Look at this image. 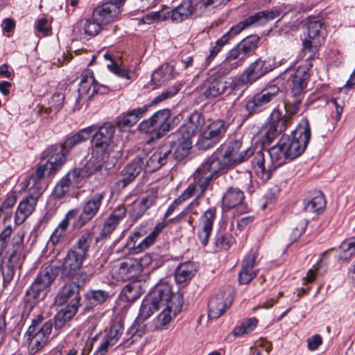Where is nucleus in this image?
<instances>
[{"label": "nucleus", "mask_w": 355, "mask_h": 355, "mask_svg": "<svg viewBox=\"0 0 355 355\" xmlns=\"http://www.w3.org/2000/svg\"><path fill=\"white\" fill-rule=\"evenodd\" d=\"M307 37L303 42L304 52H309L308 59L318 51L324 40L325 31L320 20L316 17H309L306 24Z\"/></svg>", "instance_id": "10"}, {"label": "nucleus", "mask_w": 355, "mask_h": 355, "mask_svg": "<svg viewBox=\"0 0 355 355\" xmlns=\"http://www.w3.org/2000/svg\"><path fill=\"white\" fill-rule=\"evenodd\" d=\"M339 259L348 260L355 254V238L343 241L337 250Z\"/></svg>", "instance_id": "48"}, {"label": "nucleus", "mask_w": 355, "mask_h": 355, "mask_svg": "<svg viewBox=\"0 0 355 355\" xmlns=\"http://www.w3.org/2000/svg\"><path fill=\"white\" fill-rule=\"evenodd\" d=\"M64 96L62 94L55 93L52 95L49 102V109L55 112H58L64 104Z\"/></svg>", "instance_id": "64"}, {"label": "nucleus", "mask_w": 355, "mask_h": 355, "mask_svg": "<svg viewBox=\"0 0 355 355\" xmlns=\"http://www.w3.org/2000/svg\"><path fill=\"white\" fill-rule=\"evenodd\" d=\"M258 320L256 318H250L243 321L241 325L236 327L232 334L235 337H239L243 334H249L255 329Z\"/></svg>", "instance_id": "49"}, {"label": "nucleus", "mask_w": 355, "mask_h": 355, "mask_svg": "<svg viewBox=\"0 0 355 355\" xmlns=\"http://www.w3.org/2000/svg\"><path fill=\"white\" fill-rule=\"evenodd\" d=\"M173 157L170 146L159 147L150 155L141 157L144 161V170L147 173L153 172L165 165Z\"/></svg>", "instance_id": "19"}, {"label": "nucleus", "mask_w": 355, "mask_h": 355, "mask_svg": "<svg viewBox=\"0 0 355 355\" xmlns=\"http://www.w3.org/2000/svg\"><path fill=\"white\" fill-rule=\"evenodd\" d=\"M312 64L306 60L304 64L298 67L291 77L290 95L304 96L308 82L310 79V69Z\"/></svg>", "instance_id": "21"}, {"label": "nucleus", "mask_w": 355, "mask_h": 355, "mask_svg": "<svg viewBox=\"0 0 355 355\" xmlns=\"http://www.w3.org/2000/svg\"><path fill=\"white\" fill-rule=\"evenodd\" d=\"M182 305V295L172 291L171 297L163 306L162 311L155 319V328L157 330L164 329L173 318H175L181 311Z\"/></svg>", "instance_id": "15"}, {"label": "nucleus", "mask_w": 355, "mask_h": 355, "mask_svg": "<svg viewBox=\"0 0 355 355\" xmlns=\"http://www.w3.org/2000/svg\"><path fill=\"white\" fill-rule=\"evenodd\" d=\"M311 137V128L306 119H302L297 128L292 132L291 136L283 135L281 137L289 160L299 157L304 153Z\"/></svg>", "instance_id": "5"}, {"label": "nucleus", "mask_w": 355, "mask_h": 355, "mask_svg": "<svg viewBox=\"0 0 355 355\" xmlns=\"http://www.w3.org/2000/svg\"><path fill=\"white\" fill-rule=\"evenodd\" d=\"M147 111V107L144 106L137 109H134L124 114L118 122L120 128L131 127L135 125L138 120L141 118Z\"/></svg>", "instance_id": "41"}, {"label": "nucleus", "mask_w": 355, "mask_h": 355, "mask_svg": "<svg viewBox=\"0 0 355 355\" xmlns=\"http://www.w3.org/2000/svg\"><path fill=\"white\" fill-rule=\"evenodd\" d=\"M65 176L68 178L73 184L78 183L80 179H84L89 177L84 167L76 168L69 171Z\"/></svg>", "instance_id": "63"}, {"label": "nucleus", "mask_w": 355, "mask_h": 355, "mask_svg": "<svg viewBox=\"0 0 355 355\" xmlns=\"http://www.w3.org/2000/svg\"><path fill=\"white\" fill-rule=\"evenodd\" d=\"M227 87V83L223 78L211 76L203 83L201 90L206 98H211L223 94Z\"/></svg>", "instance_id": "28"}, {"label": "nucleus", "mask_w": 355, "mask_h": 355, "mask_svg": "<svg viewBox=\"0 0 355 355\" xmlns=\"http://www.w3.org/2000/svg\"><path fill=\"white\" fill-rule=\"evenodd\" d=\"M214 178L211 176H207L203 175L194 173V182L190 184L182 193L174 200L175 204H182L189 198L196 196L200 197L204 195L208 189L211 181Z\"/></svg>", "instance_id": "18"}, {"label": "nucleus", "mask_w": 355, "mask_h": 355, "mask_svg": "<svg viewBox=\"0 0 355 355\" xmlns=\"http://www.w3.org/2000/svg\"><path fill=\"white\" fill-rule=\"evenodd\" d=\"M288 119L286 114L283 116L279 110L275 109L270 114L268 123L286 129Z\"/></svg>", "instance_id": "55"}, {"label": "nucleus", "mask_w": 355, "mask_h": 355, "mask_svg": "<svg viewBox=\"0 0 355 355\" xmlns=\"http://www.w3.org/2000/svg\"><path fill=\"white\" fill-rule=\"evenodd\" d=\"M103 87L94 80L93 72L86 70L81 74L80 83L78 88V94L80 96H87L89 98L94 96L95 93L103 92L101 88Z\"/></svg>", "instance_id": "31"}, {"label": "nucleus", "mask_w": 355, "mask_h": 355, "mask_svg": "<svg viewBox=\"0 0 355 355\" xmlns=\"http://www.w3.org/2000/svg\"><path fill=\"white\" fill-rule=\"evenodd\" d=\"M43 320L44 317L42 314H39L33 318L26 332V336H33L46 345L52 331L53 324L51 320L45 322H43Z\"/></svg>", "instance_id": "20"}, {"label": "nucleus", "mask_w": 355, "mask_h": 355, "mask_svg": "<svg viewBox=\"0 0 355 355\" xmlns=\"http://www.w3.org/2000/svg\"><path fill=\"white\" fill-rule=\"evenodd\" d=\"M304 96L291 95L284 103L286 115L289 119L297 114L300 109V105Z\"/></svg>", "instance_id": "47"}, {"label": "nucleus", "mask_w": 355, "mask_h": 355, "mask_svg": "<svg viewBox=\"0 0 355 355\" xmlns=\"http://www.w3.org/2000/svg\"><path fill=\"white\" fill-rule=\"evenodd\" d=\"M166 9H163L157 12H152L144 17V21L146 24H152L155 22L163 21L166 19Z\"/></svg>", "instance_id": "60"}, {"label": "nucleus", "mask_w": 355, "mask_h": 355, "mask_svg": "<svg viewBox=\"0 0 355 355\" xmlns=\"http://www.w3.org/2000/svg\"><path fill=\"white\" fill-rule=\"evenodd\" d=\"M73 183L68 178L64 176L60 181L55 185L54 188V194L57 198H62L67 192L69 191L71 184Z\"/></svg>", "instance_id": "56"}, {"label": "nucleus", "mask_w": 355, "mask_h": 355, "mask_svg": "<svg viewBox=\"0 0 355 355\" xmlns=\"http://www.w3.org/2000/svg\"><path fill=\"white\" fill-rule=\"evenodd\" d=\"M79 286L75 284H68L64 286L56 297V302L62 304L68 302L69 309L78 310L80 306Z\"/></svg>", "instance_id": "26"}, {"label": "nucleus", "mask_w": 355, "mask_h": 355, "mask_svg": "<svg viewBox=\"0 0 355 355\" xmlns=\"http://www.w3.org/2000/svg\"><path fill=\"white\" fill-rule=\"evenodd\" d=\"M144 161L140 155H138L130 163L128 164L120 172L117 178V184L125 187L144 169Z\"/></svg>", "instance_id": "25"}, {"label": "nucleus", "mask_w": 355, "mask_h": 355, "mask_svg": "<svg viewBox=\"0 0 355 355\" xmlns=\"http://www.w3.org/2000/svg\"><path fill=\"white\" fill-rule=\"evenodd\" d=\"M174 66L171 64L162 65L158 69L155 71L151 76V80L156 85H161L173 78Z\"/></svg>", "instance_id": "43"}, {"label": "nucleus", "mask_w": 355, "mask_h": 355, "mask_svg": "<svg viewBox=\"0 0 355 355\" xmlns=\"http://www.w3.org/2000/svg\"><path fill=\"white\" fill-rule=\"evenodd\" d=\"M254 150L251 147L243 148L241 139L230 141L223 149L221 159L227 169L234 167L254 155Z\"/></svg>", "instance_id": "7"}, {"label": "nucleus", "mask_w": 355, "mask_h": 355, "mask_svg": "<svg viewBox=\"0 0 355 355\" xmlns=\"http://www.w3.org/2000/svg\"><path fill=\"white\" fill-rule=\"evenodd\" d=\"M115 132V127L110 123H105L101 126L93 135L92 140V149L96 153L101 152L108 154L110 152L120 150L112 143V137Z\"/></svg>", "instance_id": "14"}, {"label": "nucleus", "mask_w": 355, "mask_h": 355, "mask_svg": "<svg viewBox=\"0 0 355 355\" xmlns=\"http://www.w3.org/2000/svg\"><path fill=\"white\" fill-rule=\"evenodd\" d=\"M229 123L218 119L211 123L199 135L197 146L200 149L207 150L215 146L224 137Z\"/></svg>", "instance_id": "9"}, {"label": "nucleus", "mask_w": 355, "mask_h": 355, "mask_svg": "<svg viewBox=\"0 0 355 355\" xmlns=\"http://www.w3.org/2000/svg\"><path fill=\"white\" fill-rule=\"evenodd\" d=\"M205 125V118L201 113L193 112L192 113L187 123L182 125L176 131L177 135L188 136L192 139L196 133L202 129Z\"/></svg>", "instance_id": "32"}, {"label": "nucleus", "mask_w": 355, "mask_h": 355, "mask_svg": "<svg viewBox=\"0 0 355 355\" xmlns=\"http://www.w3.org/2000/svg\"><path fill=\"white\" fill-rule=\"evenodd\" d=\"M40 196V190L35 192L29 191L28 195L19 202L14 218L16 225L22 224L32 214Z\"/></svg>", "instance_id": "22"}, {"label": "nucleus", "mask_w": 355, "mask_h": 355, "mask_svg": "<svg viewBox=\"0 0 355 355\" xmlns=\"http://www.w3.org/2000/svg\"><path fill=\"white\" fill-rule=\"evenodd\" d=\"M95 151L92 149L91 157L84 165L89 177L101 171L103 168L108 170L114 167L121 155L120 150L110 152L108 154L101 152L96 153Z\"/></svg>", "instance_id": "12"}, {"label": "nucleus", "mask_w": 355, "mask_h": 355, "mask_svg": "<svg viewBox=\"0 0 355 355\" xmlns=\"http://www.w3.org/2000/svg\"><path fill=\"white\" fill-rule=\"evenodd\" d=\"M325 205L324 195L318 191L312 198L304 202V210L308 214H319L324 209Z\"/></svg>", "instance_id": "42"}, {"label": "nucleus", "mask_w": 355, "mask_h": 355, "mask_svg": "<svg viewBox=\"0 0 355 355\" xmlns=\"http://www.w3.org/2000/svg\"><path fill=\"white\" fill-rule=\"evenodd\" d=\"M120 12L121 10L116 5L107 2L97 7L93 15L102 24H106L114 21Z\"/></svg>", "instance_id": "35"}, {"label": "nucleus", "mask_w": 355, "mask_h": 355, "mask_svg": "<svg viewBox=\"0 0 355 355\" xmlns=\"http://www.w3.org/2000/svg\"><path fill=\"white\" fill-rule=\"evenodd\" d=\"M173 143L175 146L173 156L175 159L180 161L186 157L190 151L192 146V139L184 135H177V132L173 134Z\"/></svg>", "instance_id": "37"}, {"label": "nucleus", "mask_w": 355, "mask_h": 355, "mask_svg": "<svg viewBox=\"0 0 355 355\" xmlns=\"http://www.w3.org/2000/svg\"><path fill=\"white\" fill-rule=\"evenodd\" d=\"M24 232L21 230L14 235L12 239V245L15 248L14 252L10 257V262L14 259H17L21 255L24 243Z\"/></svg>", "instance_id": "53"}, {"label": "nucleus", "mask_w": 355, "mask_h": 355, "mask_svg": "<svg viewBox=\"0 0 355 355\" xmlns=\"http://www.w3.org/2000/svg\"><path fill=\"white\" fill-rule=\"evenodd\" d=\"M51 153L49 152L48 148L44 151L42 158L43 159H46V162L40 164L35 173L30 177L27 183L28 186L30 187L29 191L35 192L40 190V194L41 195L42 193L41 180L44 178L46 173L47 172L48 175H52L61 167L58 166L54 168L53 167V164H50L49 158L51 157Z\"/></svg>", "instance_id": "17"}, {"label": "nucleus", "mask_w": 355, "mask_h": 355, "mask_svg": "<svg viewBox=\"0 0 355 355\" xmlns=\"http://www.w3.org/2000/svg\"><path fill=\"white\" fill-rule=\"evenodd\" d=\"M96 130L93 126L83 128L76 134L69 135L60 146H52L48 149L51 153L50 164H53V168L62 166L65 162L66 156L70 150L76 146L89 139Z\"/></svg>", "instance_id": "6"}, {"label": "nucleus", "mask_w": 355, "mask_h": 355, "mask_svg": "<svg viewBox=\"0 0 355 355\" xmlns=\"http://www.w3.org/2000/svg\"><path fill=\"white\" fill-rule=\"evenodd\" d=\"M275 64L271 59L259 58L252 62L240 75L236 85L245 86L252 85L257 80L271 71Z\"/></svg>", "instance_id": "8"}, {"label": "nucleus", "mask_w": 355, "mask_h": 355, "mask_svg": "<svg viewBox=\"0 0 355 355\" xmlns=\"http://www.w3.org/2000/svg\"><path fill=\"white\" fill-rule=\"evenodd\" d=\"M110 297L108 292L103 290H91L85 295L87 306H95L104 303Z\"/></svg>", "instance_id": "45"}, {"label": "nucleus", "mask_w": 355, "mask_h": 355, "mask_svg": "<svg viewBox=\"0 0 355 355\" xmlns=\"http://www.w3.org/2000/svg\"><path fill=\"white\" fill-rule=\"evenodd\" d=\"M195 11L191 0H184L178 6L166 10V19H171L173 23H180L187 19Z\"/></svg>", "instance_id": "34"}, {"label": "nucleus", "mask_w": 355, "mask_h": 355, "mask_svg": "<svg viewBox=\"0 0 355 355\" xmlns=\"http://www.w3.org/2000/svg\"><path fill=\"white\" fill-rule=\"evenodd\" d=\"M76 309L60 310L54 317V327L55 330L62 329L65 323L71 320L72 316L76 313Z\"/></svg>", "instance_id": "50"}, {"label": "nucleus", "mask_w": 355, "mask_h": 355, "mask_svg": "<svg viewBox=\"0 0 355 355\" xmlns=\"http://www.w3.org/2000/svg\"><path fill=\"white\" fill-rule=\"evenodd\" d=\"M289 160L284 146L280 139L274 146L266 150L255 153L252 164L255 172L263 180L270 178L272 173Z\"/></svg>", "instance_id": "3"}, {"label": "nucleus", "mask_w": 355, "mask_h": 355, "mask_svg": "<svg viewBox=\"0 0 355 355\" xmlns=\"http://www.w3.org/2000/svg\"><path fill=\"white\" fill-rule=\"evenodd\" d=\"M171 112L168 109H164L157 111L152 116L153 121L157 128V131L168 132L171 130V124L168 122Z\"/></svg>", "instance_id": "44"}, {"label": "nucleus", "mask_w": 355, "mask_h": 355, "mask_svg": "<svg viewBox=\"0 0 355 355\" xmlns=\"http://www.w3.org/2000/svg\"><path fill=\"white\" fill-rule=\"evenodd\" d=\"M143 283L139 281H132L126 284L121 292V297L126 302H134L144 292Z\"/></svg>", "instance_id": "39"}, {"label": "nucleus", "mask_w": 355, "mask_h": 355, "mask_svg": "<svg viewBox=\"0 0 355 355\" xmlns=\"http://www.w3.org/2000/svg\"><path fill=\"white\" fill-rule=\"evenodd\" d=\"M81 24L85 33L88 35L95 36L102 30V24L93 14L91 17L83 19Z\"/></svg>", "instance_id": "46"}, {"label": "nucleus", "mask_w": 355, "mask_h": 355, "mask_svg": "<svg viewBox=\"0 0 355 355\" xmlns=\"http://www.w3.org/2000/svg\"><path fill=\"white\" fill-rule=\"evenodd\" d=\"M172 295V287L166 282H162L157 284L153 291L143 300L139 314L135 322L127 332L125 342L132 344L141 338L145 331V325L139 324L140 321L145 320L151 316L155 311L163 307L170 300Z\"/></svg>", "instance_id": "1"}, {"label": "nucleus", "mask_w": 355, "mask_h": 355, "mask_svg": "<svg viewBox=\"0 0 355 355\" xmlns=\"http://www.w3.org/2000/svg\"><path fill=\"white\" fill-rule=\"evenodd\" d=\"M232 302L230 293L220 292L209 302V317L216 319L222 315Z\"/></svg>", "instance_id": "27"}, {"label": "nucleus", "mask_w": 355, "mask_h": 355, "mask_svg": "<svg viewBox=\"0 0 355 355\" xmlns=\"http://www.w3.org/2000/svg\"><path fill=\"white\" fill-rule=\"evenodd\" d=\"M245 196L242 190L236 187H230L222 198L223 210H230L240 205L244 200Z\"/></svg>", "instance_id": "36"}, {"label": "nucleus", "mask_w": 355, "mask_h": 355, "mask_svg": "<svg viewBox=\"0 0 355 355\" xmlns=\"http://www.w3.org/2000/svg\"><path fill=\"white\" fill-rule=\"evenodd\" d=\"M60 267L54 264H50L42 269L37 277L31 284L26 294L30 297L37 300L40 293L46 290L57 277Z\"/></svg>", "instance_id": "13"}, {"label": "nucleus", "mask_w": 355, "mask_h": 355, "mask_svg": "<svg viewBox=\"0 0 355 355\" xmlns=\"http://www.w3.org/2000/svg\"><path fill=\"white\" fill-rule=\"evenodd\" d=\"M77 215L78 209H71L67 213L64 219L58 224L51 235L47 245L53 248L65 238L70 220L76 218Z\"/></svg>", "instance_id": "30"}, {"label": "nucleus", "mask_w": 355, "mask_h": 355, "mask_svg": "<svg viewBox=\"0 0 355 355\" xmlns=\"http://www.w3.org/2000/svg\"><path fill=\"white\" fill-rule=\"evenodd\" d=\"M123 331V326L120 322H116L112 324L109 332L105 338L110 342V345L113 346L116 344L121 338Z\"/></svg>", "instance_id": "54"}, {"label": "nucleus", "mask_w": 355, "mask_h": 355, "mask_svg": "<svg viewBox=\"0 0 355 355\" xmlns=\"http://www.w3.org/2000/svg\"><path fill=\"white\" fill-rule=\"evenodd\" d=\"M157 200L155 193L152 192L146 197L143 198L139 202H135L130 211V216L135 220L140 218L144 213L154 205Z\"/></svg>", "instance_id": "38"}, {"label": "nucleus", "mask_w": 355, "mask_h": 355, "mask_svg": "<svg viewBox=\"0 0 355 355\" xmlns=\"http://www.w3.org/2000/svg\"><path fill=\"white\" fill-rule=\"evenodd\" d=\"M105 196L103 191L96 193L84 202L81 212L73 218V226L75 229H80L97 215Z\"/></svg>", "instance_id": "11"}, {"label": "nucleus", "mask_w": 355, "mask_h": 355, "mask_svg": "<svg viewBox=\"0 0 355 355\" xmlns=\"http://www.w3.org/2000/svg\"><path fill=\"white\" fill-rule=\"evenodd\" d=\"M286 13L284 5L275 7L270 10H263L248 17L232 26L230 30L218 39L215 45L211 48L209 55L207 58V61L212 60L220 51L222 48L227 44L230 39L240 33L243 30L251 26H262L269 21L273 20L279 16Z\"/></svg>", "instance_id": "2"}, {"label": "nucleus", "mask_w": 355, "mask_h": 355, "mask_svg": "<svg viewBox=\"0 0 355 355\" xmlns=\"http://www.w3.org/2000/svg\"><path fill=\"white\" fill-rule=\"evenodd\" d=\"M156 239L157 238L150 233L141 241L138 243L137 245H132L130 248L133 249L136 253L140 252L152 245L155 243Z\"/></svg>", "instance_id": "61"}, {"label": "nucleus", "mask_w": 355, "mask_h": 355, "mask_svg": "<svg viewBox=\"0 0 355 355\" xmlns=\"http://www.w3.org/2000/svg\"><path fill=\"white\" fill-rule=\"evenodd\" d=\"M257 257V251L251 250L243 259L241 270L239 274L240 284H247L256 277L257 272L254 270V267L256 265Z\"/></svg>", "instance_id": "33"}, {"label": "nucleus", "mask_w": 355, "mask_h": 355, "mask_svg": "<svg viewBox=\"0 0 355 355\" xmlns=\"http://www.w3.org/2000/svg\"><path fill=\"white\" fill-rule=\"evenodd\" d=\"M16 260L17 259H14L11 262L9 260L8 263L1 266L3 282L4 286H6L8 284H9L13 279L15 275L14 263Z\"/></svg>", "instance_id": "57"}, {"label": "nucleus", "mask_w": 355, "mask_h": 355, "mask_svg": "<svg viewBox=\"0 0 355 355\" xmlns=\"http://www.w3.org/2000/svg\"><path fill=\"white\" fill-rule=\"evenodd\" d=\"M196 266L193 262L187 261L178 266L175 270V279L178 284L191 279L196 272Z\"/></svg>", "instance_id": "40"}, {"label": "nucleus", "mask_w": 355, "mask_h": 355, "mask_svg": "<svg viewBox=\"0 0 355 355\" xmlns=\"http://www.w3.org/2000/svg\"><path fill=\"white\" fill-rule=\"evenodd\" d=\"M139 267L138 259H128L114 268L113 277L119 281L135 279L140 274Z\"/></svg>", "instance_id": "24"}, {"label": "nucleus", "mask_w": 355, "mask_h": 355, "mask_svg": "<svg viewBox=\"0 0 355 355\" xmlns=\"http://www.w3.org/2000/svg\"><path fill=\"white\" fill-rule=\"evenodd\" d=\"M92 241V232L85 230L64 259L62 265V277L73 278L78 273L86 259Z\"/></svg>", "instance_id": "4"}, {"label": "nucleus", "mask_w": 355, "mask_h": 355, "mask_svg": "<svg viewBox=\"0 0 355 355\" xmlns=\"http://www.w3.org/2000/svg\"><path fill=\"white\" fill-rule=\"evenodd\" d=\"M228 170L227 166L223 164L220 158L215 154L208 157L196 170L198 174L211 176V178H216L220 171Z\"/></svg>", "instance_id": "29"}, {"label": "nucleus", "mask_w": 355, "mask_h": 355, "mask_svg": "<svg viewBox=\"0 0 355 355\" xmlns=\"http://www.w3.org/2000/svg\"><path fill=\"white\" fill-rule=\"evenodd\" d=\"M279 92V88L276 85H267L259 93L255 94L245 103V109L249 114L259 112L261 108L269 103L276 97Z\"/></svg>", "instance_id": "16"}, {"label": "nucleus", "mask_w": 355, "mask_h": 355, "mask_svg": "<svg viewBox=\"0 0 355 355\" xmlns=\"http://www.w3.org/2000/svg\"><path fill=\"white\" fill-rule=\"evenodd\" d=\"M107 67L110 71L120 78L126 80H135L136 78L135 72L131 71L128 69L121 67L114 60H111V63H108Z\"/></svg>", "instance_id": "51"}, {"label": "nucleus", "mask_w": 355, "mask_h": 355, "mask_svg": "<svg viewBox=\"0 0 355 355\" xmlns=\"http://www.w3.org/2000/svg\"><path fill=\"white\" fill-rule=\"evenodd\" d=\"M259 42L257 35H251L245 38L239 45L247 54L257 49Z\"/></svg>", "instance_id": "59"}, {"label": "nucleus", "mask_w": 355, "mask_h": 355, "mask_svg": "<svg viewBox=\"0 0 355 355\" xmlns=\"http://www.w3.org/2000/svg\"><path fill=\"white\" fill-rule=\"evenodd\" d=\"M327 252H328L327 251L322 254V257L318 261L317 264L314 266L315 268H311L308 270L306 277L303 279L304 284L313 282L315 278L316 272L319 270V269L323 266H327V263L323 261L322 257H324Z\"/></svg>", "instance_id": "58"}, {"label": "nucleus", "mask_w": 355, "mask_h": 355, "mask_svg": "<svg viewBox=\"0 0 355 355\" xmlns=\"http://www.w3.org/2000/svg\"><path fill=\"white\" fill-rule=\"evenodd\" d=\"M24 338L28 345V353L31 355H34L37 353L40 350H41L45 345L40 342V340H36L33 336H24Z\"/></svg>", "instance_id": "62"}, {"label": "nucleus", "mask_w": 355, "mask_h": 355, "mask_svg": "<svg viewBox=\"0 0 355 355\" xmlns=\"http://www.w3.org/2000/svg\"><path fill=\"white\" fill-rule=\"evenodd\" d=\"M234 239L227 233H219L214 240L215 251L227 250L233 243Z\"/></svg>", "instance_id": "52"}, {"label": "nucleus", "mask_w": 355, "mask_h": 355, "mask_svg": "<svg viewBox=\"0 0 355 355\" xmlns=\"http://www.w3.org/2000/svg\"><path fill=\"white\" fill-rule=\"evenodd\" d=\"M216 216V209L210 208L205 211L199 219L197 235L201 245L203 246H206L209 243Z\"/></svg>", "instance_id": "23"}]
</instances>
